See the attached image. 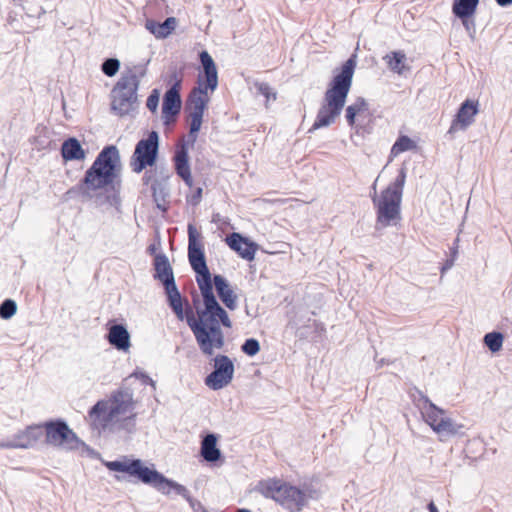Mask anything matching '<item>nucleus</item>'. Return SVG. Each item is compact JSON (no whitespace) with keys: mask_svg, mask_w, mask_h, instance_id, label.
<instances>
[{"mask_svg":"<svg viewBox=\"0 0 512 512\" xmlns=\"http://www.w3.org/2000/svg\"><path fill=\"white\" fill-rule=\"evenodd\" d=\"M200 234L194 225H188V259L196 273V282L203 298V308L196 307L197 318L191 309L187 314V324L194 334L201 352L211 356L214 349H221L225 344L221 325L232 327V322L224 308L218 303L213 285L222 303L230 310L237 308V296L228 281L221 275H214L213 280L207 267L204 249L199 241Z\"/></svg>","mask_w":512,"mask_h":512,"instance_id":"1","label":"nucleus"},{"mask_svg":"<svg viewBox=\"0 0 512 512\" xmlns=\"http://www.w3.org/2000/svg\"><path fill=\"white\" fill-rule=\"evenodd\" d=\"M120 170V155L118 149L111 145L106 146L98 154L90 168L85 172L81 182L67 191V195L81 194L85 198H92V192L111 187L117 190L120 181L117 180Z\"/></svg>","mask_w":512,"mask_h":512,"instance_id":"2","label":"nucleus"},{"mask_svg":"<svg viewBox=\"0 0 512 512\" xmlns=\"http://www.w3.org/2000/svg\"><path fill=\"white\" fill-rule=\"evenodd\" d=\"M355 67L356 55L353 54L329 83L309 132L332 125L340 116L352 85Z\"/></svg>","mask_w":512,"mask_h":512,"instance_id":"3","label":"nucleus"},{"mask_svg":"<svg viewBox=\"0 0 512 512\" xmlns=\"http://www.w3.org/2000/svg\"><path fill=\"white\" fill-rule=\"evenodd\" d=\"M199 57L203 67L205 86H202L203 83L199 79V85L190 91L185 105V110L188 112L189 118L188 137L191 146H193L197 140V134L202 125L204 111L210 100L207 91L211 90L213 92L218 86V73L213 58L207 51H202Z\"/></svg>","mask_w":512,"mask_h":512,"instance_id":"4","label":"nucleus"},{"mask_svg":"<svg viewBox=\"0 0 512 512\" xmlns=\"http://www.w3.org/2000/svg\"><path fill=\"white\" fill-rule=\"evenodd\" d=\"M106 467L110 471L127 473L129 476L137 478L142 483L152 486L164 495H169L173 490L177 495L186 499L193 509H195L197 505L202 509V512H208L202 507L200 502L195 501L190 496V492L185 486L166 478L156 469L145 466L140 459L110 461L106 463Z\"/></svg>","mask_w":512,"mask_h":512,"instance_id":"5","label":"nucleus"},{"mask_svg":"<svg viewBox=\"0 0 512 512\" xmlns=\"http://www.w3.org/2000/svg\"><path fill=\"white\" fill-rule=\"evenodd\" d=\"M406 181V170L401 168L399 174L379 195L372 196L376 211V229H383L401 219V202Z\"/></svg>","mask_w":512,"mask_h":512,"instance_id":"6","label":"nucleus"},{"mask_svg":"<svg viewBox=\"0 0 512 512\" xmlns=\"http://www.w3.org/2000/svg\"><path fill=\"white\" fill-rule=\"evenodd\" d=\"M135 401L130 388L121 387L114 391L109 401H98L89 411V417L94 426L105 428L119 416L129 414L127 419L134 420Z\"/></svg>","mask_w":512,"mask_h":512,"instance_id":"7","label":"nucleus"},{"mask_svg":"<svg viewBox=\"0 0 512 512\" xmlns=\"http://www.w3.org/2000/svg\"><path fill=\"white\" fill-rule=\"evenodd\" d=\"M146 70L143 66H134L123 72L111 90V111L120 117L130 114L137 106V91L140 79Z\"/></svg>","mask_w":512,"mask_h":512,"instance_id":"8","label":"nucleus"},{"mask_svg":"<svg viewBox=\"0 0 512 512\" xmlns=\"http://www.w3.org/2000/svg\"><path fill=\"white\" fill-rule=\"evenodd\" d=\"M259 491L263 496L274 499L290 512L301 511L308 500L304 490L276 479L261 482Z\"/></svg>","mask_w":512,"mask_h":512,"instance_id":"9","label":"nucleus"},{"mask_svg":"<svg viewBox=\"0 0 512 512\" xmlns=\"http://www.w3.org/2000/svg\"><path fill=\"white\" fill-rule=\"evenodd\" d=\"M41 426L45 436L44 442L49 446L72 451L85 445L63 419L46 421Z\"/></svg>","mask_w":512,"mask_h":512,"instance_id":"10","label":"nucleus"},{"mask_svg":"<svg viewBox=\"0 0 512 512\" xmlns=\"http://www.w3.org/2000/svg\"><path fill=\"white\" fill-rule=\"evenodd\" d=\"M159 152V135L151 131L147 138L141 139L135 146L130 160V166L134 173H141L148 167L155 165Z\"/></svg>","mask_w":512,"mask_h":512,"instance_id":"11","label":"nucleus"},{"mask_svg":"<svg viewBox=\"0 0 512 512\" xmlns=\"http://www.w3.org/2000/svg\"><path fill=\"white\" fill-rule=\"evenodd\" d=\"M214 370L205 378V384L217 391L229 385L234 376V364L226 355H217L214 359Z\"/></svg>","mask_w":512,"mask_h":512,"instance_id":"12","label":"nucleus"},{"mask_svg":"<svg viewBox=\"0 0 512 512\" xmlns=\"http://www.w3.org/2000/svg\"><path fill=\"white\" fill-rule=\"evenodd\" d=\"M173 77L175 78V83L165 92L162 103V116L164 123L167 125L175 121L182 106L180 95L182 77L179 76V79H177L176 73L173 74Z\"/></svg>","mask_w":512,"mask_h":512,"instance_id":"13","label":"nucleus"},{"mask_svg":"<svg viewBox=\"0 0 512 512\" xmlns=\"http://www.w3.org/2000/svg\"><path fill=\"white\" fill-rule=\"evenodd\" d=\"M42 437L41 424L30 425L16 433L12 440L0 441V449H28L33 447Z\"/></svg>","mask_w":512,"mask_h":512,"instance_id":"14","label":"nucleus"},{"mask_svg":"<svg viewBox=\"0 0 512 512\" xmlns=\"http://www.w3.org/2000/svg\"><path fill=\"white\" fill-rule=\"evenodd\" d=\"M478 107V101H473L470 99L465 100L459 107L458 112L448 130V133L453 134L458 130H466L474 122V117L479 111Z\"/></svg>","mask_w":512,"mask_h":512,"instance_id":"15","label":"nucleus"},{"mask_svg":"<svg viewBox=\"0 0 512 512\" xmlns=\"http://www.w3.org/2000/svg\"><path fill=\"white\" fill-rule=\"evenodd\" d=\"M188 144L191 145L190 141H186L184 138L177 144L176 151L173 157L175 171L177 175L188 185L192 186L191 169L189 165L188 157Z\"/></svg>","mask_w":512,"mask_h":512,"instance_id":"16","label":"nucleus"},{"mask_svg":"<svg viewBox=\"0 0 512 512\" xmlns=\"http://www.w3.org/2000/svg\"><path fill=\"white\" fill-rule=\"evenodd\" d=\"M225 242L230 249L237 252L241 258L247 261L254 259L257 245L243 237L241 234L233 232L226 236Z\"/></svg>","mask_w":512,"mask_h":512,"instance_id":"17","label":"nucleus"},{"mask_svg":"<svg viewBox=\"0 0 512 512\" xmlns=\"http://www.w3.org/2000/svg\"><path fill=\"white\" fill-rule=\"evenodd\" d=\"M154 278L159 280L164 287L175 283L173 269L169 263L168 257L163 254H157L154 257Z\"/></svg>","mask_w":512,"mask_h":512,"instance_id":"18","label":"nucleus"},{"mask_svg":"<svg viewBox=\"0 0 512 512\" xmlns=\"http://www.w3.org/2000/svg\"><path fill=\"white\" fill-rule=\"evenodd\" d=\"M108 342L120 351H127L130 346V334L123 324H113L107 334Z\"/></svg>","mask_w":512,"mask_h":512,"instance_id":"19","label":"nucleus"},{"mask_svg":"<svg viewBox=\"0 0 512 512\" xmlns=\"http://www.w3.org/2000/svg\"><path fill=\"white\" fill-rule=\"evenodd\" d=\"M61 156L65 162L81 161L86 157V151L75 137L66 139L61 145Z\"/></svg>","mask_w":512,"mask_h":512,"instance_id":"20","label":"nucleus"},{"mask_svg":"<svg viewBox=\"0 0 512 512\" xmlns=\"http://www.w3.org/2000/svg\"><path fill=\"white\" fill-rule=\"evenodd\" d=\"M200 455L207 462L214 463L221 458V451L217 447V437L213 433L207 434L201 441Z\"/></svg>","mask_w":512,"mask_h":512,"instance_id":"21","label":"nucleus"},{"mask_svg":"<svg viewBox=\"0 0 512 512\" xmlns=\"http://www.w3.org/2000/svg\"><path fill=\"white\" fill-rule=\"evenodd\" d=\"M176 19L174 17L166 18L162 23L152 19L146 21V29L156 38L163 39L168 37L176 27Z\"/></svg>","mask_w":512,"mask_h":512,"instance_id":"22","label":"nucleus"},{"mask_svg":"<svg viewBox=\"0 0 512 512\" xmlns=\"http://www.w3.org/2000/svg\"><path fill=\"white\" fill-rule=\"evenodd\" d=\"M152 196L159 210L166 212L168 209L169 188L164 179H154L152 182Z\"/></svg>","mask_w":512,"mask_h":512,"instance_id":"23","label":"nucleus"},{"mask_svg":"<svg viewBox=\"0 0 512 512\" xmlns=\"http://www.w3.org/2000/svg\"><path fill=\"white\" fill-rule=\"evenodd\" d=\"M165 293L167 295V301L170 308L175 313L176 317L182 321L185 317V313L183 310V300L182 296L176 286V283L171 284L169 286L164 287ZM189 310L186 312L188 314ZM187 317V315H186Z\"/></svg>","mask_w":512,"mask_h":512,"instance_id":"24","label":"nucleus"},{"mask_svg":"<svg viewBox=\"0 0 512 512\" xmlns=\"http://www.w3.org/2000/svg\"><path fill=\"white\" fill-rule=\"evenodd\" d=\"M406 55L403 51H392L386 54L383 57V60L386 62L388 68L399 75H402L405 70L408 69L406 66Z\"/></svg>","mask_w":512,"mask_h":512,"instance_id":"25","label":"nucleus"},{"mask_svg":"<svg viewBox=\"0 0 512 512\" xmlns=\"http://www.w3.org/2000/svg\"><path fill=\"white\" fill-rule=\"evenodd\" d=\"M479 0H454L452 12L457 18H471L476 12Z\"/></svg>","mask_w":512,"mask_h":512,"instance_id":"26","label":"nucleus"},{"mask_svg":"<svg viewBox=\"0 0 512 512\" xmlns=\"http://www.w3.org/2000/svg\"><path fill=\"white\" fill-rule=\"evenodd\" d=\"M421 398L427 405L423 415L425 416L426 422L434 430V427L439 422V419L444 417L445 411L437 407L427 396L421 394Z\"/></svg>","mask_w":512,"mask_h":512,"instance_id":"27","label":"nucleus"},{"mask_svg":"<svg viewBox=\"0 0 512 512\" xmlns=\"http://www.w3.org/2000/svg\"><path fill=\"white\" fill-rule=\"evenodd\" d=\"M460 427L451 418L443 417L439 419V422L434 427V431L439 435L449 436L457 434Z\"/></svg>","mask_w":512,"mask_h":512,"instance_id":"28","label":"nucleus"},{"mask_svg":"<svg viewBox=\"0 0 512 512\" xmlns=\"http://www.w3.org/2000/svg\"><path fill=\"white\" fill-rule=\"evenodd\" d=\"M503 340V334L496 331L485 334L483 338L484 344L492 353H496L501 350L503 346Z\"/></svg>","mask_w":512,"mask_h":512,"instance_id":"29","label":"nucleus"},{"mask_svg":"<svg viewBox=\"0 0 512 512\" xmlns=\"http://www.w3.org/2000/svg\"><path fill=\"white\" fill-rule=\"evenodd\" d=\"M415 143L408 136H400L394 145L392 146L391 153L394 155H398L402 152L412 150L415 148Z\"/></svg>","mask_w":512,"mask_h":512,"instance_id":"30","label":"nucleus"},{"mask_svg":"<svg viewBox=\"0 0 512 512\" xmlns=\"http://www.w3.org/2000/svg\"><path fill=\"white\" fill-rule=\"evenodd\" d=\"M119 68L120 61L117 58H107L101 65L102 72L108 77L115 76Z\"/></svg>","mask_w":512,"mask_h":512,"instance_id":"31","label":"nucleus"},{"mask_svg":"<svg viewBox=\"0 0 512 512\" xmlns=\"http://www.w3.org/2000/svg\"><path fill=\"white\" fill-rule=\"evenodd\" d=\"M16 311L17 305L12 299L4 300L0 305V317L4 320L10 319Z\"/></svg>","mask_w":512,"mask_h":512,"instance_id":"32","label":"nucleus"},{"mask_svg":"<svg viewBox=\"0 0 512 512\" xmlns=\"http://www.w3.org/2000/svg\"><path fill=\"white\" fill-rule=\"evenodd\" d=\"M241 350L248 356H254L259 352L260 344L257 339L249 338L242 344Z\"/></svg>","mask_w":512,"mask_h":512,"instance_id":"33","label":"nucleus"},{"mask_svg":"<svg viewBox=\"0 0 512 512\" xmlns=\"http://www.w3.org/2000/svg\"><path fill=\"white\" fill-rule=\"evenodd\" d=\"M255 87L257 89V92L263 96H265L266 100L269 101L270 98L273 100L276 99V93L272 91V88L269 86V84L260 82L256 83Z\"/></svg>","mask_w":512,"mask_h":512,"instance_id":"34","label":"nucleus"},{"mask_svg":"<svg viewBox=\"0 0 512 512\" xmlns=\"http://www.w3.org/2000/svg\"><path fill=\"white\" fill-rule=\"evenodd\" d=\"M158 104H159V92H158V90L154 89L151 92V94L148 96L146 105H147V108L151 112L154 113L157 111Z\"/></svg>","mask_w":512,"mask_h":512,"instance_id":"35","label":"nucleus"},{"mask_svg":"<svg viewBox=\"0 0 512 512\" xmlns=\"http://www.w3.org/2000/svg\"><path fill=\"white\" fill-rule=\"evenodd\" d=\"M349 107L355 108L358 114L368 110V104L364 98H358L355 103L349 105Z\"/></svg>","mask_w":512,"mask_h":512,"instance_id":"36","label":"nucleus"},{"mask_svg":"<svg viewBox=\"0 0 512 512\" xmlns=\"http://www.w3.org/2000/svg\"><path fill=\"white\" fill-rule=\"evenodd\" d=\"M130 377H136L142 380L144 384L151 385L154 389L156 388V383L152 380L146 373L144 372H134Z\"/></svg>","mask_w":512,"mask_h":512,"instance_id":"37","label":"nucleus"},{"mask_svg":"<svg viewBox=\"0 0 512 512\" xmlns=\"http://www.w3.org/2000/svg\"><path fill=\"white\" fill-rule=\"evenodd\" d=\"M154 179H158L156 177V173L153 170H151V169L147 170V168H146L145 173L142 177L143 184L150 185L152 187V182Z\"/></svg>","mask_w":512,"mask_h":512,"instance_id":"38","label":"nucleus"},{"mask_svg":"<svg viewBox=\"0 0 512 512\" xmlns=\"http://www.w3.org/2000/svg\"><path fill=\"white\" fill-rule=\"evenodd\" d=\"M356 115H359V114L355 111V108H352L349 106L346 108L345 117L350 126H353L355 124Z\"/></svg>","mask_w":512,"mask_h":512,"instance_id":"39","label":"nucleus"},{"mask_svg":"<svg viewBox=\"0 0 512 512\" xmlns=\"http://www.w3.org/2000/svg\"><path fill=\"white\" fill-rule=\"evenodd\" d=\"M202 188L201 187H198L195 192L193 193V195L191 196V199H190V202L193 204V205H197L200 201H201V198H202Z\"/></svg>","mask_w":512,"mask_h":512,"instance_id":"40","label":"nucleus"},{"mask_svg":"<svg viewBox=\"0 0 512 512\" xmlns=\"http://www.w3.org/2000/svg\"><path fill=\"white\" fill-rule=\"evenodd\" d=\"M462 21L463 26L467 31H475L474 21L470 20V18H459Z\"/></svg>","mask_w":512,"mask_h":512,"instance_id":"41","label":"nucleus"},{"mask_svg":"<svg viewBox=\"0 0 512 512\" xmlns=\"http://www.w3.org/2000/svg\"><path fill=\"white\" fill-rule=\"evenodd\" d=\"M454 265V258L447 259L441 268V273L444 274L447 270L451 269Z\"/></svg>","mask_w":512,"mask_h":512,"instance_id":"42","label":"nucleus"},{"mask_svg":"<svg viewBox=\"0 0 512 512\" xmlns=\"http://www.w3.org/2000/svg\"><path fill=\"white\" fill-rule=\"evenodd\" d=\"M495 1L501 7H507L512 4V0H495Z\"/></svg>","mask_w":512,"mask_h":512,"instance_id":"43","label":"nucleus"},{"mask_svg":"<svg viewBox=\"0 0 512 512\" xmlns=\"http://www.w3.org/2000/svg\"><path fill=\"white\" fill-rule=\"evenodd\" d=\"M377 181H378V178L374 181V183L372 184L371 186V192H370V196H375V195H379L377 193Z\"/></svg>","mask_w":512,"mask_h":512,"instance_id":"44","label":"nucleus"},{"mask_svg":"<svg viewBox=\"0 0 512 512\" xmlns=\"http://www.w3.org/2000/svg\"><path fill=\"white\" fill-rule=\"evenodd\" d=\"M427 508L429 510V512H439L438 511V508L436 507V505L434 504L433 501H431L428 505H427Z\"/></svg>","mask_w":512,"mask_h":512,"instance_id":"45","label":"nucleus"},{"mask_svg":"<svg viewBox=\"0 0 512 512\" xmlns=\"http://www.w3.org/2000/svg\"><path fill=\"white\" fill-rule=\"evenodd\" d=\"M155 251H156V247H155V245H150V246L148 247V252H149V253L153 254V253H155Z\"/></svg>","mask_w":512,"mask_h":512,"instance_id":"46","label":"nucleus"},{"mask_svg":"<svg viewBox=\"0 0 512 512\" xmlns=\"http://www.w3.org/2000/svg\"><path fill=\"white\" fill-rule=\"evenodd\" d=\"M236 512H251V511L248 509H245V508H241V509H238Z\"/></svg>","mask_w":512,"mask_h":512,"instance_id":"47","label":"nucleus"},{"mask_svg":"<svg viewBox=\"0 0 512 512\" xmlns=\"http://www.w3.org/2000/svg\"><path fill=\"white\" fill-rule=\"evenodd\" d=\"M456 254H457V250H456V249H454V250L452 251V258H454V259H455Z\"/></svg>","mask_w":512,"mask_h":512,"instance_id":"48","label":"nucleus"}]
</instances>
